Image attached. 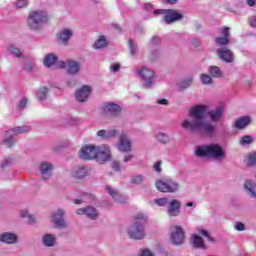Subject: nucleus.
I'll use <instances>...</instances> for the list:
<instances>
[{
	"instance_id": "35",
	"label": "nucleus",
	"mask_w": 256,
	"mask_h": 256,
	"mask_svg": "<svg viewBox=\"0 0 256 256\" xmlns=\"http://www.w3.org/2000/svg\"><path fill=\"white\" fill-rule=\"evenodd\" d=\"M47 93H49L47 87H42L37 93L39 101H45L47 98Z\"/></svg>"
},
{
	"instance_id": "26",
	"label": "nucleus",
	"mask_w": 256,
	"mask_h": 256,
	"mask_svg": "<svg viewBox=\"0 0 256 256\" xmlns=\"http://www.w3.org/2000/svg\"><path fill=\"white\" fill-rule=\"evenodd\" d=\"M107 38L105 36H100L94 43L95 49H103L107 47Z\"/></svg>"
},
{
	"instance_id": "4",
	"label": "nucleus",
	"mask_w": 256,
	"mask_h": 256,
	"mask_svg": "<svg viewBox=\"0 0 256 256\" xmlns=\"http://www.w3.org/2000/svg\"><path fill=\"white\" fill-rule=\"evenodd\" d=\"M47 21H49L47 12L32 11L28 17V26L30 29L37 30L41 27V25H43V23H47Z\"/></svg>"
},
{
	"instance_id": "24",
	"label": "nucleus",
	"mask_w": 256,
	"mask_h": 256,
	"mask_svg": "<svg viewBox=\"0 0 256 256\" xmlns=\"http://www.w3.org/2000/svg\"><path fill=\"white\" fill-rule=\"evenodd\" d=\"M57 61H58L57 56L53 53H49L44 58V65L45 67H53V65H55Z\"/></svg>"
},
{
	"instance_id": "12",
	"label": "nucleus",
	"mask_w": 256,
	"mask_h": 256,
	"mask_svg": "<svg viewBox=\"0 0 256 256\" xmlns=\"http://www.w3.org/2000/svg\"><path fill=\"white\" fill-rule=\"evenodd\" d=\"M64 215L65 211L63 210H58L57 213H54L52 215V221L55 224V226L58 227L59 229H65V227H67L65 219H63Z\"/></svg>"
},
{
	"instance_id": "3",
	"label": "nucleus",
	"mask_w": 256,
	"mask_h": 256,
	"mask_svg": "<svg viewBox=\"0 0 256 256\" xmlns=\"http://www.w3.org/2000/svg\"><path fill=\"white\" fill-rule=\"evenodd\" d=\"M195 155L196 157H207L208 159H221L223 157V147L215 143L198 146Z\"/></svg>"
},
{
	"instance_id": "6",
	"label": "nucleus",
	"mask_w": 256,
	"mask_h": 256,
	"mask_svg": "<svg viewBox=\"0 0 256 256\" xmlns=\"http://www.w3.org/2000/svg\"><path fill=\"white\" fill-rule=\"evenodd\" d=\"M170 241L172 245H183L185 243V231L181 226H171L170 228Z\"/></svg>"
},
{
	"instance_id": "7",
	"label": "nucleus",
	"mask_w": 256,
	"mask_h": 256,
	"mask_svg": "<svg viewBox=\"0 0 256 256\" xmlns=\"http://www.w3.org/2000/svg\"><path fill=\"white\" fill-rule=\"evenodd\" d=\"M79 157L84 161H91L93 159H97V146H93V145L83 146L80 149Z\"/></svg>"
},
{
	"instance_id": "10",
	"label": "nucleus",
	"mask_w": 256,
	"mask_h": 256,
	"mask_svg": "<svg viewBox=\"0 0 256 256\" xmlns=\"http://www.w3.org/2000/svg\"><path fill=\"white\" fill-rule=\"evenodd\" d=\"M140 77L146 81L144 84V87L149 88L153 85V82L151 81L153 77H155V73L152 70H149L147 67H142V69L139 70Z\"/></svg>"
},
{
	"instance_id": "1",
	"label": "nucleus",
	"mask_w": 256,
	"mask_h": 256,
	"mask_svg": "<svg viewBox=\"0 0 256 256\" xmlns=\"http://www.w3.org/2000/svg\"><path fill=\"white\" fill-rule=\"evenodd\" d=\"M205 111H207V107L205 106H195L190 112V119H185L182 122V127L186 131H190L191 133H195L197 131H201L203 129L206 135H213L215 132V127L209 123H205Z\"/></svg>"
},
{
	"instance_id": "8",
	"label": "nucleus",
	"mask_w": 256,
	"mask_h": 256,
	"mask_svg": "<svg viewBox=\"0 0 256 256\" xmlns=\"http://www.w3.org/2000/svg\"><path fill=\"white\" fill-rule=\"evenodd\" d=\"M111 160V149L107 145L96 148V161L98 163H107Z\"/></svg>"
},
{
	"instance_id": "5",
	"label": "nucleus",
	"mask_w": 256,
	"mask_h": 256,
	"mask_svg": "<svg viewBox=\"0 0 256 256\" xmlns=\"http://www.w3.org/2000/svg\"><path fill=\"white\" fill-rule=\"evenodd\" d=\"M155 187L160 193H176V191H179V184L172 179L156 180Z\"/></svg>"
},
{
	"instance_id": "42",
	"label": "nucleus",
	"mask_w": 256,
	"mask_h": 256,
	"mask_svg": "<svg viewBox=\"0 0 256 256\" xmlns=\"http://www.w3.org/2000/svg\"><path fill=\"white\" fill-rule=\"evenodd\" d=\"M9 51L10 53H12V55H15L16 57H21V50H19V48H15V46H10Z\"/></svg>"
},
{
	"instance_id": "56",
	"label": "nucleus",
	"mask_w": 256,
	"mask_h": 256,
	"mask_svg": "<svg viewBox=\"0 0 256 256\" xmlns=\"http://www.w3.org/2000/svg\"><path fill=\"white\" fill-rule=\"evenodd\" d=\"M112 169H114L115 171H119L121 169L119 162H113Z\"/></svg>"
},
{
	"instance_id": "34",
	"label": "nucleus",
	"mask_w": 256,
	"mask_h": 256,
	"mask_svg": "<svg viewBox=\"0 0 256 256\" xmlns=\"http://www.w3.org/2000/svg\"><path fill=\"white\" fill-rule=\"evenodd\" d=\"M235 61V55L233 54V51L229 49H225V63H233Z\"/></svg>"
},
{
	"instance_id": "31",
	"label": "nucleus",
	"mask_w": 256,
	"mask_h": 256,
	"mask_svg": "<svg viewBox=\"0 0 256 256\" xmlns=\"http://www.w3.org/2000/svg\"><path fill=\"white\" fill-rule=\"evenodd\" d=\"M75 177L76 179H83V177H87V167H79L75 172Z\"/></svg>"
},
{
	"instance_id": "27",
	"label": "nucleus",
	"mask_w": 256,
	"mask_h": 256,
	"mask_svg": "<svg viewBox=\"0 0 256 256\" xmlns=\"http://www.w3.org/2000/svg\"><path fill=\"white\" fill-rule=\"evenodd\" d=\"M253 143V136L251 135H244L240 140H239V145L240 147H249Z\"/></svg>"
},
{
	"instance_id": "32",
	"label": "nucleus",
	"mask_w": 256,
	"mask_h": 256,
	"mask_svg": "<svg viewBox=\"0 0 256 256\" xmlns=\"http://www.w3.org/2000/svg\"><path fill=\"white\" fill-rule=\"evenodd\" d=\"M20 217H22V218H25V217H27V223H28V225H33V224H35V217H33L32 215H29V213L27 212V210H22L21 212H20Z\"/></svg>"
},
{
	"instance_id": "54",
	"label": "nucleus",
	"mask_w": 256,
	"mask_h": 256,
	"mask_svg": "<svg viewBox=\"0 0 256 256\" xmlns=\"http://www.w3.org/2000/svg\"><path fill=\"white\" fill-rule=\"evenodd\" d=\"M154 15H167V9H158L154 11Z\"/></svg>"
},
{
	"instance_id": "49",
	"label": "nucleus",
	"mask_w": 256,
	"mask_h": 256,
	"mask_svg": "<svg viewBox=\"0 0 256 256\" xmlns=\"http://www.w3.org/2000/svg\"><path fill=\"white\" fill-rule=\"evenodd\" d=\"M234 227L236 231H245V224L242 222H236Z\"/></svg>"
},
{
	"instance_id": "61",
	"label": "nucleus",
	"mask_w": 256,
	"mask_h": 256,
	"mask_svg": "<svg viewBox=\"0 0 256 256\" xmlns=\"http://www.w3.org/2000/svg\"><path fill=\"white\" fill-rule=\"evenodd\" d=\"M131 159H133V155L125 156L124 157V162L129 163V161H131Z\"/></svg>"
},
{
	"instance_id": "40",
	"label": "nucleus",
	"mask_w": 256,
	"mask_h": 256,
	"mask_svg": "<svg viewBox=\"0 0 256 256\" xmlns=\"http://www.w3.org/2000/svg\"><path fill=\"white\" fill-rule=\"evenodd\" d=\"M129 50L131 55H135L137 51V46H135V43H133V40H128Z\"/></svg>"
},
{
	"instance_id": "63",
	"label": "nucleus",
	"mask_w": 256,
	"mask_h": 256,
	"mask_svg": "<svg viewBox=\"0 0 256 256\" xmlns=\"http://www.w3.org/2000/svg\"><path fill=\"white\" fill-rule=\"evenodd\" d=\"M58 65H59L60 69H65V67H67V65H66L65 62H63V61H60V62L58 63Z\"/></svg>"
},
{
	"instance_id": "48",
	"label": "nucleus",
	"mask_w": 256,
	"mask_h": 256,
	"mask_svg": "<svg viewBox=\"0 0 256 256\" xmlns=\"http://www.w3.org/2000/svg\"><path fill=\"white\" fill-rule=\"evenodd\" d=\"M200 235H203V237H206L208 241H211L212 243L215 241V239L211 238V235H209L207 230H201Z\"/></svg>"
},
{
	"instance_id": "60",
	"label": "nucleus",
	"mask_w": 256,
	"mask_h": 256,
	"mask_svg": "<svg viewBox=\"0 0 256 256\" xmlns=\"http://www.w3.org/2000/svg\"><path fill=\"white\" fill-rule=\"evenodd\" d=\"M169 103V101H167V99H160L158 100V104L159 105H167Z\"/></svg>"
},
{
	"instance_id": "62",
	"label": "nucleus",
	"mask_w": 256,
	"mask_h": 256,
	"mask_svg": "<svg viewBox=\"0 0 256 256\" xmlns=\"http://www.w3.org/2000/svg\"><path fill=\"white\" fill-rule=\"evenodd\" d=\"M250 25L251 27H256V16L252 18V20L250 21Z\"/></svg>"
},
{
	"instance_id": "17",
	"label": "nucleus",
	"mask_w": 256,
	"mask_h": 256,
	"mask_svg": "<svg viewBox=\"0 0 256 256\" xmlns=\"http://www.w3.org/2000/svg\"><path fill=\"white\" fill-rule=\"evenodd\" d=\"M67 72L70 75H77V72L81 69V64L75 60H68L66 62Z\"/></svg>"
},
{
	"instance_id": "38",
	"label": "nucleus",
	"mask_w": 256,
	"mask_h": 256,
	"mask_svg": "<svg viewBox=\"0 0 256 256\" xmlns=\"http://www.w3.org/2000/svg\"><path fill=\"white\" fill-rule=\"evenodd\" d=\"M200 79L203 85H209L213 83V78H211V76L207 74H201Z\"/></svg>"
},
{
	"instance_id": "13",
	"label": "nucleus",
	"mask_w": 256,
	"mask_h": 256,
	"mask_svg": "<svg viewBox=\"0 0 256 256\" xmlns=\"http://www.w3.org/2000/svg\"><path fill=\"white\" fill-rule=\"evenodd\" d=\"M89 95H91V88L87 85H83L79 90H77L76 99L80 103H83L89 99Z\"/></svg>"
},
{
	"instance_id": "16",
	"label": "nucleus",
	"mask_w": 256,
	"mask_h": 256,
	"mask_svg": "<svg viewBox=\"0 0 256 256\" xmlns=\"http://www.w3.org/2000/svg\"><path fill=\"white\" fill-rule=\"evenodd\" d=\"M181 209V202L179 200H171L169 204L168 213L171 217H177L179 215V210Z\"/></svg>"
},
{
	"instance_id": "50",
	"label": "nucleus",
	"mask_w": 256,
	"mask_h": 256,
	"mask_svg": "<svg viewBox=\"0 0 256 256\" xmlns=\"http://www.w3.org/2000/svg\"><path fill=\"white\" fill-rule=\"evenodd\" d=\"M27 98H23L22 100H20L18 107L19 109H25V107H27Z\"/></svg>"
},
{
	"instance_id": "33",
	"label": "nucleus",
	"mask_w": 256,
	"mask_h": 256,
	"mask_svg": "<svg viewBox=\"0 0 256 256\" xmlns=\"http://www.w3.org/2000/svg\"><path fill=\"white\" fill-rule=\"evenodd\" d=\"M247 166L248 167L256 166V152H252V153L248 154Z\"/></svg>"
},
{
	"instance_id": "23",
	"label": "nucleus",
	"mask_w": 256,
	"mask_h": 256,
	"mask_svg": "<svg viewBox=\"0 0 256 256\" xmlns=\"http://www.w3.org/2000/svg\"><path fill=\"white\" fill-rule=\"evenodd\" d=\"M192 245L196 249H205V242H203V238L197 234L192 235Z\"/></svg>"
},
{
	"instance_id": "2",
	"label": "nucleus",
	"mask_w": 256,
	"mask_h": 256,
	"mask_svg": "<svg viewBox=\"0 0 256 256\" xmlns=\"http://www.w3.org/2000/svg\"><path fill=\"white\" fill-rule=\"evenodd\" d=\"M133 225L128 231L130 239H135L139 241L145 237V224H147L148 218L146 214L141 212L135 214L133 217Z\"/></svg>"
},
{
	"instance_id": "19",
	"label": "nucleus",
	"mask_w": 256,
	"mask_h": 256,
	"mask_svg": "<svg viewBox=\"0 0 256 256\" xmlns=\"http://www.w3.org/2000/svg\"><path fill=\"white\" fill-rule=\"evenodd\" d=\"M40 171L42 173V178L48 179L49 177H51V171H53V164L49 162L42 163L40 165Z\"/></svg>"
},
{
	"instance_id": "22",
	"label": "nucleus",
	"mask_w": 256,
	"mask_h": 256,
	"mask_svg": "<svg viewBox=\"0 0 256 256\" xmlns=\"http://www.w3.org/2000/svg\"><path fill=\"white\" fill-rule=\"evenodd\" d=\"M104 111L117 117V115L121 113V107H119L117 104L109 103L104 107Z\"/></svg>"
},
{
	"instance_id": "43",
	"label": "nucleus",
	"mask_w": 256,
	"mask_h": 256,
	"mask_svg": "<svg viewBox=\"0 0 256 256\" xmlns=\"http://www.w3.org/2000/svg\"><path fill=\"white\" fill-rule=\"evenodd\" d=\"M106 191L107 193H109V195L113 198V199H117V197H119V194H117V191H115V189L111 188V187H106Z\"/></svg>"
},
{
	"instance_id": "46",
	"label": "nucleus",
	"mask_w": 256,
	"mask_h": 256,
	"mask_svg": "<svg viewBox=\"0 0 256 256\" xmlns=\"http://www.w3.org/2000/svg\"><path fill=\"white\" fill-rule=\"evenodd\" d=\"M162 164H163L162 161H157L153 164V169H154V171H156V173H161V171H162L161 165Z\"/></svg>"
},
{
	"instance_id": "44",
	"label": "nucleus",
	"mask_w": 256,
	"mask_h": 256,
	"mask_svg": "<svg viewBox=\"0 0 256 256\" xmlns=\"http://www.w3.org/2000/svg\"><path fill=\"white\" fill-rule=\"evenodd\" d=\"M154 203H156V205L159 207H165V205H167V198H158L154 200Z\"/></svg>"
},
{
	"instance_id": "57",
	"label": "nucleus",
	"mask_w": 256,
	"mask_h": 256,
	"mask_svg": "<svg viewBox=\"0 0 256 256\" xmlns=\"http://www.w3.org/2000/svg\"><path fill=\"white\" fill-rule=\"evenodd\" d=\"M142 256H153V252L151 250H143L142 251Z\"/></svg>"
},
{
	"instance_id": "28",
	"label": "nucleus",
	"mask_w": 256,
	"mask_h": 256,
	"mask_svg": "<svg viewBox=\"0 0 256 256\" xmlns=\"http://www.w3.org/2000/svg\"><path fill=\"white\" fill-rule=\"evenodd\" d=\"M209 73L211 77H215L216 79H219V77H223V72L221 71V68L217 66H210Z\"/></svg>"
},
{
	"instance_id": "20",
	"label": "nucleus",
	"mask_w": 256,
	"mask_h": 256,
	"mask_svg": "<svg viewBox=\"0 0 256 256\" xmlns=\"http://www.w3.org/2000/svg\"><path fill=\"white\" fill-rule=\"evenodd\" d=\"M0 241L1 243H7L8 245H11L13 243H17V236L13 233L6 232L0 235Z\"/></svg>"
},
{
	"instance_id": "36",
	"label": "nucleus",
	"mask_w": 256,
	"mask_h": 256,
	"mask_svg": "<svg viewBox=\"0 0 256 256\" xmlns=\"http://www.w3.org/2000/svg\"><path fill=\"white\" fill-rule=\"evenodd\" d=\"M13 133H19V134H23V133H28V131H31V127L29 126H19L14 128Z\"/></svg>"
},
{
	"instance_id": "41",
	"label": "nucleus",
	"mask_w": 256,
	"mask_h": 256,
	"mask_svg": "<svg viewBox=\"0 0 256 256\" xmlns=\"http://www.w3.org/2000/svg\"><path fill=\"white\" fill-rule=\"evenodd\" d=\"M191 83H193V79L192 78H188V79H186V80H184V81H182L180 83V87L182 89H187V87L191 86Z\"/></svg>"
},
{
	"instance_id": "59",
	"label": "nucleus",
	"mask_w": 256,
	"mask_h": 256,
	"mask_svg": "<svg viewBox=\"0 0 256 256\" xmlns=\"http://www.w3.org/2000/svg\"><path fill=\"white\" fill-rule=\"evenodd\" d=\"M119 69H121V66L119 64H114L111 66V70L114 72L119 71Z\"/></svg>"
},
{
	"instance_id": "9",
	"label": "nucleus",
	"mask_w": 256,
	"mask_h": 256,
	"mask_svg": "<svg viewBox=\"0 0 256 256\" xmlns=\"http://www.w3.org/2000/svg\"><path fill=\"white\" fill-rule=\"evenodd\" d=\"M181 19H183V14L179 13L178 10L166 9L164 21L167 25H171V23H175V21H181Z\"/></svg>"
},
{
	"instance_id": "15",
	"label": "nucleus",
	"mask_w": 256,
	"mask_h": 256,
	"mask_svg": "<svg viewBox=\"0 0 256 256\" xmlns=\"http://www.w3.org/2000/svg\"><path fill=\"white\" fill-rule=\"evenodd\" d=\"M71 35H73V32L70 29H62L61 32L57 34L60 45H67V43H69V39H71Z\"/></svg>"
},
{
	"instance_id": "52",
	"label": "nucleus",
	"mask_w": 256,
	"mask_h": 256,
	"mask_svg": "<svg viewBox=\"0 0 256 256\" xmlns=\"http://www.w3.org/2000/svg\"><path fill=\"white\" fill-rule=\"evenodd\" d=\"M4 143L7 147H13V137H9L8 139L4 140Z\"/></svg>"
},
{
	"instance_id": "25",
	"label": "nucleus",
	"mask_w": 256,
	"mask_h": 256,
	"mask_svg": "<svg viewBox=\"0 0 256 256\" xmlns=\"http://www.w3.org/2000/svg\"><path fill=\"white\" fill-rule=\"evenodd\" d=\"M42 241L46 247H53V245H55V237L53 234L44 235Z\"/></svg>"
},
{
	"instance_id": "30",
	"label": "nucleus",
	"mask_w": 256,
	"mask_h": 256,
	"mask_svg": "<svg viewBox=\"0 0 256 256\" xmlns=\"http://www.w3.org/2000/svg\"><path fill=\"white\" fill-rule=\"evenodd\" d=\"M223 111L221 109H216L208 112L209 117L212 119V121H218V119L221 118Z\"/></svg>"
},
{
	"instance_id": "53",
	"label": "nucleus",
	"mask_w": 256,
	"mask_h": 256,
	"mask_svg": "<svg viewBox=\"0 0 256 256\" xmlns=\"http://www.w3.org/2000/svg\"><path fill=\"white\" fill-rule=\"evenodd\" d=\"M151 43H152V45H159V43H161V38H159L158 36H154L151 39Z\"/></svg>"
},
{
	"instance_id": "58",
	"label": "nucleus",
	"mask_w": 256,
	"mask_h": 256,
	"mask_svg": "<svg viewBox=\"0 0 256 256\" xmlns=\"http://www.w3.org/2000/svg\"><path fill=\"white\" fill-rule=\"evenodd\" d=\"M246 3L249 7H255L256 0H246Z\"/></svg>"
},
{
	"instance_id": "39",
	"label": "nucleus",
	"mask_w": 256,
	"mask_h": 256,
	"mask_svg": "<svg viewBox=\"0 0 256 256\" xmlns=\"http://www.w3.org/2000/svg\"><path fill=\"white\" fill-rule=\"evenodd\" d=\"M131 183H133V185H141V183H143V176L142 175L132 176Z\"/></svg>"
},
{
	"instance_id": "64",
	"label": "nucleus",
	"mask_w": 256,
	"mask_h": 256,
	"mask_svg": "<svg viewBox=\"0 0 256 256\" xmlns=\"http://www.w3.org/2000/svg\"><path fill=\"white\" fill-rule=\"evenodd\" d=\"M229 27H225V38H229Z\"/></svg>"
},
{
	"instance_id": "21",
	"label": "nucleus",
	"mask_w": 256,
	"mask_h": 256,
	"mask_svg": "<svg viewBox=\"0 0 256 256\" xmlns=\"http://www.w3.org/2000/svg\"><path fill=\"white\" fill-rule=\"evenodd\" d=\"M97 136L101 139H113V137H117V130H99Z\"/></svg>"
},
{
	"instance_id": "18",
	"label": "nucleus",
	"mask_w": 256,
	"mask_h": 256,
	"mask_svg": "<svg viewBox=\"0 0 256 256\" xmlns=\"http://www.w3.org/2000/svg\"><path fill=\"white\" fill-rule=\"evenodd\" d=\"M244 188L246 189V192L248 195L252 197V199H255L256 197V183L253 180H246L244 183Z\"/></svg>"
},
{
	"instance_id": "37",
	"label": "nucleus",
	"mask_w": 256,
	"mask_h": 256,
	"mask_svg": "<svg viewBox=\"0 0 256 256\" xmlns=\"http://www.w3.org/2000/svg\"><path fill=\"white\" fill-rule=\"evenodd\" d=\"M156 139L157 141H159L160 143H169V135L165 134V133H159L156 135Z\"/></svg>"
},
{
	"instance_id": "51",
	"label": "nucleus",
	"mask_w": 256,
	"mask_h": 256,
	"mask_svg": "<svg viewBox=\"0 0 256 256\" xmlns=\"http://www.w3.org/2000/svg\"><path fill=\"white\" fill-rule=\"evenodd\" d=\"M218 57H220V59H222V61H225V47L218 50Z\"/></svg>"
},
{
	"instance_id": "11",
	"label": "nucleus",
	"mask_w": 256,
	"mask_h": 256,
	"mask_svg": "<svg viewBox=\"0 0 256 256\" xmlns=\"http://www.w3.org/2000/svg\"><path fill=\"white\" fill-rule=\"evenodd\" d=\"M251 121V116H241L235 120L233 127L238 131H243V129H247L251 125Z\"/></svg>"
},
{
	"instance_id": "47",
	"label": "nucleus",
	"mask_w": 256,
	"mask_h": 256,
	"mask_svg": "<svg viewBox=\"0 0 256 256\" xmlns=\"http://www.w3.org/2000/svg\"><path fill=\"white\" fill-rule=\"evenodd\" d=\"M215 43L218 47H223L225 46V37H218L215 40Z\"/></svg>"
},
{
	"instance_id": "55",
	"label": "nucleus",
	"mask_w": 256,
	"mask_h": 256,
	"mask_svg": "<svg viewBox=\"0 0 256 256\" xmlns=\"http://www.w3.org/2000/svg\"><path fill=\"white\" fill-rule=\"evenodd\" d=\"M77 215H86L87 208H79L76 210Z\"/></svg>"
},
{
	"instance_id": "29",
	"label": "nucleus",
	"mask_w": 256,
	"mask_h": 256,
	"mask_svg": "<svg viewBox=\"0 0 256 256\" xmlns=\"http://www.w3.org/2000/svg\"><path fill=\"white\" fill-rule=\"evenodd\" d=\"M86 216L88 219H95L96 217H99V213L94 207L88 206L86 207Z\"/></svg>"
},
{
	"instance_id": "14",
	"label": "nucleus",
	"mask_w": 256,
	"mask_h": 256,
	"mask_svg": "<svg viewBox=\"0 0 256 256\" xmlns=\"http://www.w3.org/2000/svg\"><path fill=\"white\" fill-rule=\"evenodd\" d=\"M118 149L122 151V153H129V151H131V141L125 134L120 135Z\"/></svg>"
},
{
	"instance_id": "45",
	"label": "nucleus",
	"mask_w": 256,
	"mask_h": 256,
	"mask_svg": "<svg viewBox=\"0 0 256 256\" xmlns=\"http://www.w3.org/2000/svg\"><path fill=\"white\" fill-rule=\"evenodd\" d=\"M28 4H29V1H27V0H18L16 2V7H17V9H21L23 7H27Z\"/></svg>"
}]
</instances>
